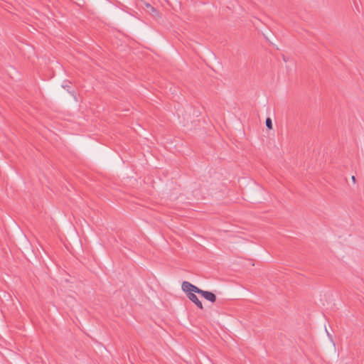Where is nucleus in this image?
I'll return each mask as SVG.
<instances>
[{
    "instance_id": "obj_1",
    "label": "nucleus",
    "mask_w": 364,
    "mask_h": 364,
    "mask_svg": "<svg viewBox=\"0 0 364 364\" xmlns=\"http://www.w3.org/2000/svg\"><path fill=\"white\" fill-rule=\"evenodd\" d=\"M188 299L191 301L195 305L200 309H203V306L202 302L198 299V296L196 295V294L193 293H189L186 295Z\"/></svg>"
},
{
    "instance_id": "obj_2",
    "label": "nucleus",
    "mask_w": 364,
    "mask_h": 364,
    "mask_svg": "<svg viewBox=\"0 0 364 364\" xmlns=\"http://www.w3.org/2000/svg\"><path fill=\"white\" fill-rule=\"evenodd\" d=\"M201 296L205 299H206L207 301H210L211 303L215 302L216 299H217V297H216L215 294L214 293H213L212 291H209L203 290L202 294H201Z\"/></svg>"
},
{
    "instance_id": "obj_3",
    "label": "nucleus",
    "mask_w": 364,
    "mask_h": 364,
    "mask_svg": "<svg viewBox=\"0 0 364 364\" xmlns=\"http://www.w3.org/2000/svg\"><path fill=\"white\" fill-rule=\"evenodd\" d=\"M191 287H192V284L191 282H187V281L183 282L182 285H181V289H182L183 291L185 292L186 295L188 294L189 293H192Z\"/></svg>"
},
{
    "instance_id": "obj_4",
    "label": "nucleus",
    "mask_w": 364,
    "mask_h": 364,
    "mask_svg": "<svg viewBox=\"0 0 364 364\" xmlns=\"http://www.w3.org/2000/svg\"><path fill=\"white\" fill-rule=\"evenodd\" d=\"M203 289L198 288V287L193 285L192 284V287H191V292L193 293V294H200L201 295L202 292H203Z\"/></svg>"
},
{
    "instance_id": "obj_5",
    "label": "nucleus",
    "mask_w": 364,
    "mask_h": 364,
    "mask_svg": "<svg viewBox=\"0 0 364 364\" xmlns=\"http://www.w3.org/2000/svg\"><path fill=\"white\" fill-rule=\"evenodd\" d=\"M62 87L67 90V91L73 97H75V92L74 90H70V86L68 84L63 85Z\"/></svg>"
},
{
    "instance_id": "obj_6",
    "label": "nucleus",
    "mask_w": 364,
    "mask_h": 364,
    "mask_svg": "<svg viewBox=\"0 0 364 364\" xmlns=\"http://www.w3.org/2000/svg\"><path fill=\"white\" fill-rule=\"evenodd\" d=\"M266 127L269 129H272V119L269 118V117H267L266 119Z\"/></svg>"
},
{
    "instance_id": "obj_7",
    "label": "nucleus",
    "mask_w": 364,
    "mask_h": 364,
    "mask_svg": "<svg viewBox=\"0 0 364 364\" xmlns=\"http://www.w3.org/2000/svg\"><path fill=\"white\" fill-rule=\"evenodd\" d=\"M147 6L151 9V11L156 12V9L154 7H153L152 6H151L150 4H147Z\"/></svg>"
},
{
    "instance_id": "obj_8",
    "label": "nucleus",
    "mask_w": 364,
    "mask_h": 364,
    "mask_svg": "<svg viewBox=\"0 0 364 364\" xmlns=\"http://www.w3.org/2000/svg\"><path fill=\"white\" fill-rule=\"evenodd\" d=\"M352 181L355 183L356 182V178L354 176H352L351 177Z\"/></svg>"
}]
</instances>
